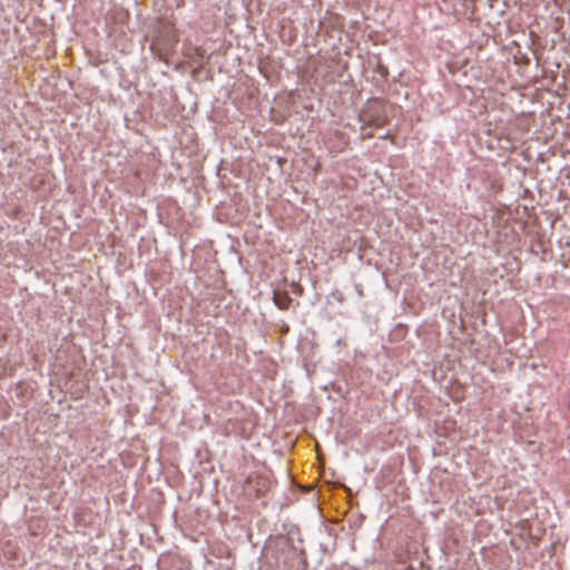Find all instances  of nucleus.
I'll return each mask as SVG.
<instances>
[{
  "instance_id": "nucleus-3",
  "label": "nucleus",
  "mask_w": 570,
  "mask_h": 570,
  "mask_svg": "<svg viewBox=\"0 0 570 570\" xmlns=\"http://www.w3.org/2000/svg\"><path fill=\"white\" fill-rule=\"evenodd\" d=\"M259 484H261V481H259V480H257V481H256V485L254 487V490H255L257 493L261 491Z\"/></svg>"
},
{
  "instance_id": "nucleus-2",
  "label": "nucleus",
  "mask_w": 570,
  "mask_h": 570,
  "mask_svg": "<svg viewBox=\"0 0 570 570\" xmlns=\"http://www.w3.org/2000/svg\"><path fill=\"white\" fill-rule=\"evenodd\" d=\"M377 70L383 77H386L389 75L387 68H385L384 66L379 65Z\"/></svg>"
},
{
  "instance_id": "nucleus-4",
  "label": "nucleus",
  "mask_w": 570,
  "mask_h": 570,
  "mask_svg": "<svg viewBox=\"0 0 570 570\" xmlns=\"http://www.w3.org/2000/svg\"><path fill=\"white\" fill-rule=\"evenodd\" d=\"M246 483H247L248 485H250V484L253 483V479H252V476H248V478L246 479Z\"/></svg>"
},
{
  "instance_id": "nucleus-5",
  "label": "nucleus",
  "mask_w": 570,
  "mask_h": 570,
  "mask_svg": "<svg viewBox=\"0 0 570 570\" xmlns=\"http://www.w3.org/2000/svg\"><path fill=\"white\" fill-rule=\"evenodd\" d=\"M375 124H376L377 126H380V125L384 124V121L375 120Z\"/></svg>"
},
{
  "instance_id": "nucleus-6",
  "label": "nucleus",
  "mask_w": 570,
  "mask_h": 570,
  "mask_svg": "<svg viewBox=\"0 0 570 570\" xmlns=\"http://www.w3.org/2000/svg\"><path fill=\"white\" fill-rule=\"evenodd\" d=\"M510 543H511L512 546H515V541H514V539H512Z\"/></svg>"
},
{
  "instance_id": "nucleus-1",
  "label": "nucleus",
  "mask_w": 570,
  "mask_h": 570,
  "mask_svg": "<svg viewBox=\"0 0 570 570\" xmlns=\"http://www.w3.org/2000/svg\"><path fill=\"white\" fill-rule=\"evenodd\" d=\"M274 303L281 309H287L292 303V298L286 293H274Z\"/></svg>"
}]
</instances>
